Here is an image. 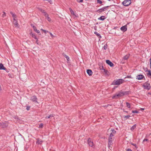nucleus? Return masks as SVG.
<instances>
[{"label":"nucleus","instance_id":"nucleus-30","mask_svg":"<svg viewBox=\"0 0 151 151\" xmlns=\"http://www.w3.org/2000/svg\"><path fill=\"white\" fill-rule=\"evenodd\" d=\"M43 127V124L42 123L40 124L39 126V128H42Z\"/></svg>","mask_w":151,"mask_h":151},{"label":"nucleus","instance_id":"nucleus-57","mask_svg":"<svg viewBox=\"0 0 151 151\" xmlns=\"http://www.w3.org/2000/svg\"><path fill=\"white\" fill-rule=\"evenodd\" d=\"M146 68L144 70L145 71V70H147Z\"/></svg>","mask_w":151,"mask_h":151},{"label":"nucleus","instance_id":"nucleus-10","mask_svg":"<svg viewBox=\"0 0 151 151\" xmlns=\"http://www.w3.org/2000/svg\"><path fill=\"white\" fill-rule=\"evenodd\" d=\"M120 29L123 32H125L126 31L127 29L126 25H125L121 27L120 28Z\"/></svg>","mask_w":151,"mask_h":151},{"label":"nucleus","instance_id":"nucleus-47","mask_svg":"<svg viewBox=\"0 0 151 151\" xmlns=\"http://www.w3.org/2000/svg\"><path fill=\"white\" fill-rule=\"evenodd\" d=\"M30 107L28 106H27V108H26V109L27 110H29V109H30Z\"/></svg>","mask_w":151,"mask_h":151},{"label":"nucleus","instance_id":"nucleus-9","mask_svg":"<svg viewBox=\"0 0 151 151\" xmlns=\"http://www.w3.org/2000/svg\"><path fill=\"white\" fill-rule=\"evenodd\" d=\"M106 63L110 65V67H112L114 66V64L109 60H106Z\"/></svg>","mask_w":151,"mask_h":151},{"label":"nucleus","instance_id":"nucleus-56","mask_svg":"<svg viewBox=\"0 0 151 151\" xmlns=\"http://www.w3.org/2000/svg\"><path fill=\"white\" fill-rule=\"evenodd\" d=\"M41 30H42L43 31V30H44V29H41Z\"/></svg>","mask_w":151,"mask_h":151},{"label":"nucleus","instance_id":"nucleus-46","mask_svg":"<svg viewBox=\"0 0 151 151\" xmlns=\"http://www.w3.org/2000/svg\"><path fill=\"white\" fill-rule=\"evenodd\" d=\"M49 33L51 37L53 38L54 37V36L51 33L49 32Z\"/></svg>","mask_w":151,"mask_h":151},{"label":"nucleus","instance_id":"nucleus-23","mask_svg":"<svg viewBox=\"0 0 151 151\" xmlns=\"http://www.w3.org/2000/svg\"><path fill=\"white\" fill-rule=\"evenodd\" d=\"M129 57V56L128 55H126L124 56L123 58V59L125 60H127Z\"/></svg>","mask_w":151,"mask_h":151},{"label":"nucleus","instance_id":"nucleus-2","mask_svg":"<svg viewBox=\"0 0 151 151\" xmlns=\"http://www.w3.org/2000/svg\"><path fill=\"white\" fill-rule=\"evenodd\" d=\"M124 80L122 79H118L115 80L112 82L111 84L114 85H119L123 82Z\"/></svg>","mask_w":151,"mask_h":151},{"label":"nucleus","instance_id":"nucleus-1","mask_svg":"<svg viewBox=\"0 0 151 151\" xmlns=\"http://www.w3.org/2000/svg\"><path fill=\"white\" fill-rule=\"evenodd\" d=\"M129 91H121L116 93L112 97V99H117L121 97L124 95H127L129 94Z\"/></svg>","mask_w":151,"mask_h":151},{"label":"nucleus","instance_id":"nucleus-43","mask_svg":"<svg viewBox=\"0 0 151 151\" xmlns=\"http://www.w3.org/2000/svg\"><path fill=\"white\" fill-rule=\"evenodd\" d=\"M78 3L82 2L83 0H76Z\"/></svg>","mask_w":151,"mask_h":151},{"label":"nucleus","instance_id":"nucleus-25","mask_svg":"<svg viewBox=\"0 0 151 151\" xmlns=\"http://www.w3.org/2000/svg\"><path fill=\"white\" fill-rule=\"evenodd\" d=\"M126 106L127 107L129 108H131V105L128 102H126Z\"/></svg>","mask_w":151,"mask_h":151},{"label":"nucleus","instance_id":"nucleus-5","mask_svg":"<svg viewBox=\"0 0 151 151\" xmlns=\"http://www.w3.org/2000/svg\"><path fill=\"white\" fill-rule=\"evenodd\" d=\"M131 3V0H125L124 1L122 4L123 5L126 6H127L129 5Z\"/></svg>","mask_w":151,"mask_h":151},{"label":"nucleus","instance_id":"nucleus-36","mask_svg":"<svg viewBox=\"0 0 151 151\" xmlns=\"http://www.w3.org/2000/svg\"><path fill=\"white\" fill-rule=\"evenodd\" d=\"M39 9L41 11V12H42L43 13H44L45 12V11L44 10L40 8H39Z\"/></svg>","mask_w":151,"mask_h":151},{"label":"nucleus","instance_id":"nucleus-51","mask_svg":"<svg viewBox=\"0 0 151 151\" xmlns=\"http://www.w3.org/2000/svg\"><path fill=\"white\" fill-rule=\"evenodd\" d=\"M15 18H13V22H15L16 21H17V20H16V19Z\"/></svg>","mask_w":151,"mask_h":151},{"label":"nucleus","instance_id":"nucleus-50","mask_svg":"<svg viewBox=\"0 0 151 151\" xmlns=\"http://www.w3.org/2000/svg\"><path fill=\"white\" fill-rule=\"evenodd\" d=\"M127 151H132V150L130 149H127L126 150Z\"/></svg>","mask_w":151,"mask_h":151},{"label":"nucleus","instance_id":"nucleus-58","mask_svg":"<svg viewBox=\"0 0 151 151\" xmlns=\"http://www.w3.org/2000/svg\"><path fill=\"white\" fill-rule=\"evenodd\" d=\"M125 112H127V113L128 112V111H125Z\"/></svg>","mask_w":151,"mask_h":151},{"label":"nucleus","instance_id":"nucleus-31","mask_svg":"<svg viewBox=\"0 0 151 151\" xmlns=\"http://www.w3.org/2000/svg\"><path fill=\"white\" fill-rule=\"evenodd\" d=\"M46 17L47 19L49 22H51V18L48 16H48H47V17Z\"/></svg>","mask_w":151,"mask_h":151},{"label":"nucleus","instance_id":"nucleus-42","mask_svg":"<svg viewBox=\"0 0 151 151\" xmlns=\"http://www.w3.org/2000/svg\"><path fill=\"white\" fill-rule=\"evenodd\" d=\"M32 27L34 31H35L37 29L36 27L35 26H32Z\"/></svg>","mask_w":151,"mask_h":151},{"label":"nucleus","instance_id":"nucleus-13","mask_svg":"<svg viewBox=\"0 0 151 151\" xmlns=\"http://www.w3.org/2000/svg\"><path fill=\"white\" fill-rule=\"evenodd\" d=\"M94 33L99 38V40H100V39L102 37L100 35V34L96 32H95Z\"/></svg>","mask_w":151,"mask_h":151},{"label":"nucleus","instance_id":"nucleus-6","mask_svg":"<svg viewBox=\"0 0 151 151\" xmlns=\"http://www.w3.org/2000/svg\"><path fill=\"white\" fill-rule=\"evenodd\" d=\"M108 139V147L110 149V147L111 148V146L113 144L112 141H113L114 139L113 138H109Z\"/></svg>","mask_w":151,"mask_h":151},{"label":"nucleus","instance_id":"nucleus-52","mask_svg":"<svg viewBox=\"0 0 151 151\" xmlns=\"http://www.w3.org/2000/svg\"><path fill=\"white\" fill-rule=\"evenodd\" d=\"M150 68L151 69V58L150 59Z\"/></svg>","mask_w":151,"mask_h":151},{"label":"nucleus","instance_id":"nucleus-26","mask_svg":"<svg viewBox=\"0 0 151 151\" xmlns=\"http://www.w3.org/2000/svg\"><path fill=\"white\" fill-rule=\"evenodd\" d=\"M63 56L65 57L67 59V60L68 61H69L70 59H69V57L67 55H66L65 54H64L63 55Z\"/></svg>","mask_w":151,"mask_h":151},{"label":"nucleus","instance_id":"nucleus-19","mask_svg":"<svg viewBox=\"0 0 151 151\" xmlns=\"http://www.w3.org/2000/svg\"><path fill=\"white\" fill-rule=\"evenodd\" d=\"M14 118L18 122H19L21 120L20 118H19V117H18V116H15L14 117Z\"/></svg>","mask_w":151,"mask_h":151},{"label":"nucleus","instance_id":"nucleus-44","mask_svg":"<svg viewBox=\"0 0 151 151\" xmlns=\"http://www.w3.org/2000/svg\"><path fill=\"white\" fill-rule=\"evenodd\" d=\"M8 76L10 78H13L11 74L9 73L8 75Z\"/></svg>","mask_w":151,"mask_h":151},{"label":"nucleus","instance_id":"nucleus-32","mask_svg":"<svg viewBox=\"0 0 151 151\" xmlns=\"http://www.w3.org/2000/svg\"><path fill=\"white\" fill-rule=\"evenodd\" d=\"M111 133L114 134L116 133V131L113 129H111Z\"/></svg>","mask_w":151,"mask_h":151},{"label":"nucleus","instance_id":"nucleus-16","mask_svg":"<svg viewBox=\"0 0 151 151\" xmlns=\"http://www.w3.org/2000/svg\"><path fill=\"white\" fill-rule=\"evenodd\" d=\"M42 142V141L40 139H37V141L36 143L38 144H40Z\"/></svg>","mask_w":151,"mask_h":151},{"label":"nucleus","instance_id":"nucleus-45","mask_svg":"<svg viewBox=\"0 0 151 151\" xmlns=\"http://www.w3.org/2000/svg\"><path fill=\"white\" fill-rule=\"evenodd\" d=\"M43 31L45 33V34H46L47 33V32H48V31H46V30H43Z\"/></svg>","mask_w":151,"mask_h":151},{"label":"nucleus","instance_id":"nucleus-38","mask_svg":"<svg viewBox=\"0 0 151 151\" xmlns=\"http://www.w3.org/2000/svg\"><path fill=\"white\" fill-rule=\"evenodd\" d=\"M3 14L2 15V17H4L6 16V13L4 12H3Z\"/></svg>","mask_w":151,"mask_h":151},{"label":"nucleus","instance_id":"nucleus-18","mask_svg":"<svg viewBox=\"0 0 151 151\" xmlns=\"http://www.w3.org/2000/svg\"><path fill=\"white\" fill-rule=\"evenodd\" d=\"M105 18H106L104 16H102L100 17H99L98 18V19L103 21L105 19Z\"/></svg>","mask_w":151,"mask_h":151},{"label":"nucleus","instance_id":"nucleus-3","mask_svg":"<svg viewBox=\"0 0 151 151\" xmlns=\"http://www.w3.org/2000/svg\"><path fill=\"white\" fill-rule=\"evenodd\" d=\"M142 87L144 89L148 90H150L151 88L150 84L148 82H146L144 83L142 85Z\"/></svg>","mask_w":151,"mask_h":151},{"label":"nucleus","instance_id":"nucleus-7","mask_svg":"<svg viewBox=\"0 0 151 151\" xmlns=\"http://www.w3.org/2000/svg\"><path fill=\"white\" fill-rule=\"evenodd\" d=\"M30 100L33 102H37V98L35 96H32L30 98Z\"/></svg>","mask_w":151,"mask_h":151},{"label":"nucleus","instance_id":"nucleus-34","mask_svg":"<svg viewBox=\"0 0 151 151\" xmlns=\"http://www.w3.org/2000/svg\"><path fill=\"white\" fill-rule=\"evenodd\" d=\"M130 117V116L129 115L124 116V117L126 118V119L129 118Z\"/></svg>","mask_w":151,"mask_h":151},{"label":"nucleus","instance_id":"nucleus-41","mask_svg":"<svg viewBox=\"0 0 151 151\" xmlns=\"http://www.w3.org/2000/svg\"><path fill=\"white\" fill-rule=\"evenodd\" d=\"M107 48V45H105L104 46V48L105 50Z\"/></svg>","mask_w":151,"mask_h":151},{"label":"nucleus","instance_id":"nucleus-17","mask_svg":"<svg viewBox=\"0 0 151 151\" xmlns=\"http://www.w3.org/2000/svg\"><path fill=\"white\" fill-rule=\"evenodd\" d=\"M0 126L3 128H5L6 127V125H5V124L3 123H0Z\"/></svg>","mask_w":151,"mask_h":151},{"label":"nucleus","instance_id":"nucleus-27","mask_svg":"<svg viewBox=\"0 0 151 151\" xmlns=\"http://www.w3.org/2000/svg\"><path fill=\"white\" fill-rule=\"evenodd\" d=\"M32 37L34 38L36 40H37V38L35 34H32Z\"/></svg>","mask_w":151,"mask_h":151},{"label":"nucleus","instance_id":"nucleus-35","mask_svg":"<svg viewBox=\"0 0 151 151\" xmlns=\"http://www.w3.org/2000/svg\"><path fill=\"white\" fill-rule=\"evenodd\" d=\"M132 113H135L137 114L139 113V111L137 110H132Z\"/></svg>","mask_w":151,"mask_h":151},{"label":"nucleus","instance_id":"nucleus-54","mask_svg":"<svg viewBox=\"0 0 151 151\" xmlns=\"http://www.w3.org/2000/svg\"><path fill=\"white\" fill-rule=\"evenodd\" d=\"M148 94H150V95H151V92H148Z\"/></svg>","mask_w":151,"mask_h":151},{"label":"nucleus","instance_id":"nucleus-55","mask_svg":"<svg viewBox=\"0 0 151 151\" xmlns=\"http://www.w3.org/2000/svg\"><path fill=\"white\" fill-rule=\"evenodd\" d=\"M140 109L141 110H144V108H141Z\"/></svg>","mask_w":151,"mask_h":151},{"label":"nucleus","instance_id":"nucleus-48","mask_svg":"<svg viewBox=\"0 0 151 151\" xmlns=\"http://www.w3.org/2000/svg\"><path fill=\"white\" fill-rule=\"evenodd\" d=\"M148 139H144L143 140V142H143V143L145 142V141H148Z\"/></svg>","mask_w":151,"mask_h":151},{"label":"nucleus","instance_id":"nucleus-14","mask_svg":"<svg viewBox=\"0 0 151 151\" xmlns=\"http://www.w3.org/2000/svg\"><path fill=\"white\" fill-rule=\"evenodd\" d=\"M6 69V68L4 67L3 65L1 63H0V70H5Z\"/></svg>","mask_w":151,"mask_h":151},{"label":"nucleus","instance_id":"nucleus-8","mask_svg":"<svg viewBox=\"0 0 151 151\" xmlns=\"http://www.w3.org/2000/svg\"><path fill=\"white\" fill-rule=\"evenodd\" d=\"M87 142L88 145L92 147L93 145V142L91 141L90 138H88V139Z\"/></svg>","mask_w":151,"mask_h":151},{"label":"nucleus","instance_id":"nucleus-40","mask_svg":"<svg viewBox=\"0 0 151 151\" xmlns=\"http://www.w3.org/2000/svg\"><path fill=\"white\" fill-rule=\"evenodd\" d=\"M132 76L131 75L130 76H127L126 77H125V78H132Z\"/></svg>","mask_w":151,"mask_h":151},{"label":"nucleus","instance_id":"nucleus-29","mask_svg":"<svg viewBox=\"0 0 151 151\" xmlns=\"http://www.w3.org/2000/svg\"><path fill=\"white\" fill-rule=\"evenodd\" d=\"M114 134H113L111 133L109 138H114Z\"/></svg>","mask_w":151,"mask_h":151},{"label":"nucleus","instance_id":"nucleus-28","mask_svg":"<svg viewBox=\"0 0 151 151\" xmlns=\"http://www.w3.org/2000/svg\"><path fill=\"white\" fill-rule=\"evenodd\" d=\"M136 124H135L133 125L131 128V130H133L134 129L136 128Z\"/></svg>","mask_w":151,"mask_h":151},{"label":"nucleus","instance_id":"nucleus-15","mask_svg":"<svg viewBox=\"0 0 151 151\" xmlns=\"http://www.w3.org/2000/svg\"><path fill=\"white\" fill-rule=\"evenodd\" d=\"M69 9L70 12L73 15H74L76 17H77L76 14H75L73 10L71 8H69Z\"/></svg>","mask_w":151,"mask_h":151},{"label":"nucleus","instance_id":"nucleus-21","mask_svg":"<svg viewBox=\"0 0 151 151\" xmlns=\"http://www.w3.org/2000/svg\"><path fill=\"white\" fill-rule=\"evenodd\" d=\"M147 70H145V72H148V73L147 74V75H149L151 76V73L150 70H148L147 68H146Z\"/></svg>","mask_w":151,"mask_h":151},{"label":"nucleus","instance_id":"nucleus-11","mask_svg":"<svg viewBox=\"0 0 151 151\" xmlns=\"http://www.w3.org/2000/svg\"><path fill=\"white\" fill-rule=\"evenodd\" d=\"M144 77V76L141 75H139L137 76L136 79L138 80H140L142 79Z\"/></svg>","mask_w":151,"mask_h":151},{"label":"nucleus","instance_id":"nucleus-4","mask_svg":"<svg viewBox=\"0 0 151 151\" xmlns=\"http://www.w3.org/2000/svg\"><path fill=\"white\" fill-rule=\"evenodd\" d=\"M109 6H104L103 8H102L97 10L96 11V12L98 13L102 12H104L105 11L107 10Z\"/></svg>","mask_w":151,"mask_h":151},{"label":"nucleus","instance_id":"nucleus-49","mask_svg":"<svg viewBox=\"0 0 151 151\" xmlns=\"http://www.w3.org/2000/svg\"><path fill=\"white\" fill-rule=\"evenodd\" d=\"M35 32L38 33H39L40 32V31L39 30L37 29Z\"/></svg>","mask_w":151,"mask_h":151},{"label":"nucleus","instance_id":"nucleus-22","mask_svg":"<svg viewBox=\"0 0 151 151\" xmlns=\"http://www.w3.org/2000/svg\"><path fill=\"white\" fill-rule=\"evenodd\" d=\"M54 116V114H50L49 116H47L45 117V118L46 119H49V118H50V117H53Z\"/></svg>","mask_w":151,"mask_h":151},{"label":"nucleus","instance_id":"nucleus-37","mask_svg":"<svg viewBox=\"0 0 151 151\" xmlns=\"http://www.w3.org/2000/svg\"><path fill=\"white\" fill-rule=\"evenodd\" d=\"M97 2L99 4H101L102 3V1L100 0H97Z\"/></svg>","mask_w":151,"mask_h":151},{"label":"nucleus","instance_id":"nucleus-53","mask_svg":"<svg viewBox=\"0 0 151 151\" xmlns=\"http://www.w3.org/2000/svg\"><path fill=\"white\" fill-rule=\"evenodd\" d=\"M36 40V43L38 45L39 44V42H38V39L37 38V40Z\"/></svg>","mask_w":151,"mask_h":151},{"label":"nucleus","instance_id":"nucleus-33","mask_svg":"<svg viewBox=\"0 0 151 151\" xmlns=\"http://www.w3.org/2000/svg\"><path fill=\"white\" fill-rule=\"evenodd\" d=\"M131 144L132 145L134 146L136 148V149H137L138 148V147L137 146L136 144H134L133 143H132Z\"/></svg>","mask_w":151,"mask_h":151},{"label":"nucleus","instance_id":"nucleus-12","mask_svg":"<svg viewBox=\"0 0 151 151\" xmlns=\"http://www.w3.org/2000/svg\"><path fill=\"white\" fill-rule=\"evenodd\" d=\"M87 74L89 76H91L93 74V72L91 70L88 69L87 70Z\"/></svg>","mask_w":151,"mask_h":151},{"label":"nucleus","instance_id":"nucleus-20","mask_svg":"<svg viewBox=\"0 0 151 151\" xmlns=\"http://www.w3.org/2000/svg\"><path fill=\"white\" fill-rule=\"evenodd\" d=\"M10 14L12 15V17L13 18H16V15L14 13H13L12 12H10Z\"/></svg>","mask_w":151,"mask_h":151},{"label":"nucleus","instance_id":"nucleus-39","mask_svg":"<svg viewBox=\"0 0 151 151\" xmlns=\"http://www.w3.org/2000/svg\"><path fill=\"white\" fill-rule=\"evenodd\" d=\"M43 13L44 16L46 17L48 15V14L45 12Z\"/></svg>","mask_w":151,"mask_h":151},{"label":"nucleus","instance_id":"nucleus-24","mask_svg":"<svg viewBox=\"0 0 151 151\" xmlns=\"http://www.w3.org/2000/svg\"><path fill=\"white\" fill-rule=\"evenodd\" d=\"M14 25H15V26L16 27H18L19 24L18 23L17 21H16L15 22H14Z\"/></svg>","mask_w":151,"mask_h":151}]
</instances>
